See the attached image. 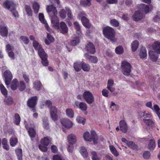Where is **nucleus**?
Returning a JSON list of instances; mask_svg holds the SVG:
<instances>
[{
  "instance_id": "obj_64",
  "label": "nucleus",
  "mask_w": 160,
  "mask_h": 160,
  "mask_svg": "<svg viewBox=\"0 0 160 160\" xmlns=\"http://www.w3.org/2000/svg\"><path fill=\"white\" fill-rule=\"evenodd\" d=\"M60 16L62 18H65L66 17V13L64 9H62L59 12Z\"/></svg>"
},
{
  "instance_id": "obj_47",
  "label": "nucleus",
  "mask_w": 160,
  "mask_h": 160,
  "mask_svg": "<svg viewBox=\"0 0 160 160\" xmlns=\"http://www.w3.org/2000/svg\"><path fill=\"white\" fill-rule=\"evenodd\" d=\"M18 143V139L16 138H11L10 139V143L12 147H14Z\"/></svg>"
},
{
  "instance_id": "obj_8",
  "label": "nucleus",
  "mask_w": 160,
  "mask_h": 160,
  "mask_svg": "<svg viewBox=\"0 0 160 160\" xmlns=\"http://www.w3.org/2000/svg\"><path fill=\"white\" fill-rule=\"evenodd\" d=\"M57 14H55L49 16L50 18L52 26L56 29L59 28V22Z\"/></svg>"
},
{
  "instance_id": "obj_1",
  "label": "nucleus",
  "mask_w": 160,
  "mask_h": 160,
  "mask_svg": "<svg viewBox=\"0 0 160 160\" xmlns=\"http://www.w3.org/2000/svg\"><path fill=\"white\" fill-rule=\"evenodd\" d=\"M103 32L105 37L112 42L115 41V32L113 29L109 27H107L103 29Z\"/></svg>"
},
{
  "instance_id": "obj_3",
  "label": "nucleus",
  "mask_w": 160,
  "mask_h": 160,
  "mask_svg": "<svg viewBox=\"0 0 160 160\" xmlns=\"http://www.w3.org/2000/svg\"><path fill=\"white\" fill-rule=\"evenodd\" d=\"M38 53L42 59V62L43 65L45 66H48V62L47 59L48 56L43 48L38 52Z\"/></svg>"
},
{
  "instance_id": "obj_23",
  "label": "nucleus",
  "mask_w": 160,
  "mask_h": 160,
  "mask_svg": "<svg viewBox=\"0 0 160 160\" xmlns=\"http://www.w3.org/2000/svg\"><path fill=\"white\" fill-rule=\"evenodd\" d=\"M148 54L149 57L152 61L155 62L157 60L158 57L157 54L154 52L151 51L149 52Z\"/></svg>"
},
{
  "instance_id": "obj_19",
  "label": "nucleus",
  "mask_w": 160,
  "mask_h": 160,
  "mask_svg": "<svg viewBox=\"0 0 160 160\" xmlns=\"http://www.w3.org/2000/svg\"><path fill=\"white\" fill-rule=\"evenodd\" d=\"M8 30L7 27L0 25V35L2 37H7L8 34Z\"/></svg>"
},
{
  "instance_id": "obj_11",
  "label": "nucleus",
  "mask_w": 160,
  "mask_h": 160,
  "mask_svg": "<svg viewBox=\"0 0 160 160\" xmlns=\"http://www.w3.org/2000/svg\"><path fill=\"white\" fill-rule=\"evenodd\" d=\"M47 12L49 14V16L57 14L58 12L56 7L53 5H50L47 6L46 8Z\"/></svg>"
},
{
  "instance_id": "obj_39",
  "label": "nucleus",
  "mask_w": 160,
  "mask_h": 160,
  "mask_svg": "<svg viewBox=\"0 0 160 160\" xmlns=\"http://www.w3.org/2000/svg\"><path fill=\"white\" fill-rule=\"evenodd\" d=\"M80 152L83 157H87L88 156V152L84 147H81L80 149Z\"/></svg>"
},
{
  "instance_id": "obj_57",
  "label": "nucleus",
  "mask_w": 160,
  "mask_h": 160,
  "mask_svg": "<svg viewBox=\"0 0 160 160\" xmlns=\"http://www.w3.org/2000/svg\"><path fill=\"white\" fill-rule=\"evenodd\" d=\"M0 88L1 92L3 95L4 96L7 95L8 93L7 91L2 84L0 85Z\"/></svg>"
},
{
  "instance_id": "obj_54",
  "label": "nucleus",
  "mask_w": 160,
  "mask_h": 160,
  "mask_svg": "<svg viewBox=\"0 0 160 160\" xmlns=\"http://www.w3.org/2000/svg\"><path fill=\"white\" fill-rule=\"evenodd\" d=\"M115 52L118 54H122L123 52V49L122 46H119L116 48Z\"/></svg>"
},
{
  "instance_id": "obj_33",
  "label": "nucleus",
  "mask_w": 160,
  "mask_h": 160,
  "mask_svg": "<svg viewBox=\"0 0 160 160\" xmlns=\"http://www.w3.org/2000/svg\"><path fill=\"white\" fill-rule=\"evenodd\" d=\"M81 62H77L74 63V68L75 70L77 72H79L81 70Z\"/></svg>"
},
{
  "instance_id": "obj_49",
  "label": "nucleus",
  "mask_w": 160,
  "mask_h": 160,
  "mask_svg": "<svg viewBox=\"0 0 160 160\" xmlns=\"http://www.w3.org/2000/svg\"><path fill=\"white\" fill-rule=\"evenodd\" d=\"M81 5L84 7L89 6L91 5L90 0H81L80 2Z\"/></svg>"
},
{
  "instance_id": "obj_37",
  "label": "nucleus",
  "mask_w": 160,
  "mask_h": 160,
  "mask_svg": "<svg viewBox=\"0 0 160 160\" xmlns=\"http://www.w3.org/2000/svg\"><path fill=\"white\" fill-rule=\"evenodd\" d=\"M66 112L67 116L70 118H72L74 115V112L72 109L68 108L66 110Z\"/></svg>"
},
{
  "instance_id": "obj_18",
  "label": "nucleus",
  "mask_w": 160,
  "mask_h": 160,
  "mask_svg": "<svg viewBox=\"0 0 160 160\" xmlns=\"http://www.w3.org/2000/svg\"><path fill=\"white\" fill-rule=\"evenodd\" d=\"M68 140L69 144H73L76 142V137L73 134H71L68 135L67 137Z\"/></svg>"
},
{
  "instance_id": "obj_38",
  "label": "nucleus",
  "mask_w": 160,
  "mask_h": 160,
  "mask_svg": "<svg viewBox=\"0 0 160 160\" xmlns=\"http://www.w3.org/2000/svg\"><path fill=\"white\" fill-rule=\"evenodd\" d=\"M141 116L144 118H150L152 117V115L148 111H145L141 113Z\"/></svg>"
},
{
  "instance_id": "obj_44",
  "label": "nucleus",
  "mask_w": 160,
  "mask_h": 160,
  "mask_svg": "<svg viewBox=\"0 0 160 160\" xmlns=\"http://www.w3.org/2000/svg\"><path fill=\"white\" fill-rule=\"evenodd\" d=\"M42 87V84L40 81H37L34 83V88L37 90H39Z\"/></svg>"
},
{
  "instance_id": "obj_36",
  "label": "nucleus",
  "mask_w": 160,
  "mask_h": 160,
  "mask_svg": "<svg viewBox=\"0 0 160 160\" xmlns=\"http://www.w3.org/2000/svg\"><path fill=\"white\" fill-rule=\"evenodd\" d=\"M139 45V42L135 40L133 41L131 43V48L133 51L135 52L137 49Z\"/></svg>"
},
{
  "instance_id": "obj_15",
  "label": "nucleus",
  "mask_w": 160,
  "mask_h": 160,
  "mask_svg": "<svg viewBox=\"0 0 160 160\" xmlns=\"http://www.w3.org/2000/svg\"><path fill=\"white\" fill-rule=\"evenodd\" d=\"M119 126L120 130L123 133H126L128 130V126L125 121L121 120L119 122Z\"/></svg>"
},
{
  "instance_id": "obj_48",
  "label": "nucleus",
  "mask_w": 160,
  "mask_h": 160,
  "mask_svg": "<svg viewBox=\"0 0 160 160\" xmlns=\"http://www.w3.org/2000/svg\"><path fill=\"white\" fill-rule=\"evenodd\" d=\"M127 146L134 150H137L138 147L137 145L132 141H129L128 142Z\"/></svg>"
},
{
  "instance_id": "obj_9",
  "label": "nucleus",
  "mask_w": 160,
  "mask_h": 160,
  "mask_svg": "<svg viewBox=\"0 0 160 160\" xmlns=\"http://www.w3.org/2000/svg\"><path fill=\"white\" fill-rule=\"evenodd\" d=\"M85 49L88 52V54L89 53L91 54H94L96 52L95 46L91 42H89L87 44L85 47Z\"/></svg>"
},
{
  "instance_id": "obj_55",
  "label": "nucleus",
  "mask_w": 160,
  "mask_h": 160,
  "mask_svg": "<svg viewBox=\"0 0 160 160\" xmlns=\"http://www.w3.org/2000/svg\"><path fill=\"white\" fill-rule=\"evenodd\" d=\"M43 127L44 128L48 129L49 128V124L47 118H44L43 119Z\"/></svg>"
},
{
  "instance_id": "obj_61",
  "label": "nucleus",
  "mask_w": 160,
  "mask_h": 160,
  "mask_svg": "<svg viewBox=\"0 0 160 160\" xmlns=\"http://www.w3.org/2000/svg\"><path fill=\"white\" fill-rule=\"evenodd\" d=\"M76 120L77 122L80 123H82L84 125L85 123V119L84 118L80 116L77 117L76 118Z\"/></svg>"
},
{
  "instance_id": "obj_50",
  "label": "nucleus",
  "mask_w": 160,
  "mask_h": 160,
  "mask_svg": "<svg viewBox=\"0 0 160 160\" xmlns=\"http://www.w3.org/2000/svg\"><path fill=\"white\" fill-rule=\"evenodd\" d=\"M153 109L152 110L155 112L158 117L160 118V109L158 106L156 104H154Z\"/></svg>"
},
{
  "instance_id": "obj_28",
  "label": "nucleus",
  "mask_w": 160,
  "mask_h": 160,
  "mask_svg": "<svg viewBox=\"0 0 160 160\" xmlns=\"http://www.w3.org/2000/svg\"><path fill=\"white\" fill-rule=\"evenodd\" d=\"M143 121L149 127L152 128L154 126V123L152 119L144 118Z\"/></svg>"
},
{
  "instance_id": "obj_56",
  "label": "nucleus",
  "mask_w": 160,
  "mask_h": 160,
  "mask_svg": "<svg viewBox=\"0 0 160 160\" xmlns=\"http://www.w3.org/2000/svg\"><path fill=\"white\" fill-rule=\"evenodd\" d=\"M18 88L20 91H22L25 89L26 86L23 81H20V84H18Z\"/></svg>"
},
{
  "instance_id": "obj_20",
  "label": "nucleus",
  "mask_w": 160,
  "mask_h": 160,
  "mask_svg": "<svg viewBox=\"0 0 160 160\" xmlns=\"http://www.w3.org/2000/svg\"><path fill=\"white\" fill-rule=\"evenodd\" d=\"M153 48L154 51L158 54H160V42H155L153 44Z\"/></svg>"
},
{
  "instance_id": "obj_35",
  "label": "nucleus",
  "mask_w": 160,
  "mask_h": 160,
  "mask_svg": "<svg viewBox=\"0 0 160 160\" xmlns=\"http://www.w3.org/2000/svg\"><path fill=\"white\" fill-rule=\"evenodd\" d=\"M15 152L18 160H22V150L21 149L18 148L16 149Z\"/></svg>"
},
{
  "instance_id": "obj_13",
  "label": "nucleus",
  "mask_w": 160,
  "mask_h": 160,
  "mask_svg": "<svg viewBox=\"0 0 160 160\" xmlns=\"http://www.w3.org/2000/svg\"><path fill=\"white\" fill-rule=\"evenodd\" d=\"M144 17V14L141 13L139 10H138L135 12L132 16V18L134 21H138L142 19Z\"/></svg>"
},
{
  "instance_id": "obj_59",
  "label": "nucleus",
  "mask_w": 160,
  "mask_h": 160,
  "mask_svg": "<svg viewBox=\"0 0 160 160\" xmlns=\"http://www.w3.org/2000/svg\"><path fill=\"white\" fill-rule=\"evenodd\" d=\"M110 23L113 26L117 27L119 26V23L115 19H112L111 20Z\"/></svg>"
},
{
  "instance_id": "obj_42",
  "label": "nucleus",
  "mask_w": 160,
  "mask_h": 160,
  "mask_svg": "<svg viewBox=\"0 0 160 160\" xmlns=\"http://www.w3.org/2000/svg\"><path fill=\"white\" fill-rule=\"evenodd\" d=\"M83 137L84 139L86 141L91 142L92 141L91 137L88 132H85L83 134Z\"/></svg>"
},
{
  "instance_id": "obj_52",
  "label": "nucleus",
  "mask_w": 160,
  "mask_h": 160,
  "mask_svg": "<svg viewBox=\"0 0 160 160\" xmlns=\"http://www.w3.org/2000/svg\"><path fill=\"white\" fill-rule=\"evenodd\" d=\"M110 149L112 153L115 156H118V154L115 148L113 146L110 145L109 146Z\"/></svg>"
},
{
  "instance_id": "obj_22",
  "label": "nucleus",
  "mask_w": 160,
  "mask_h": 160,
  "mask_svg": "<svg viewBox=\"0 0 160 160\" xmlns=\"http://www.w3.org/2000/svg\"><path fill=\"white\" fill-rule=\"evenodd\" d=\"M81 20L84 26L87 28H90L91 26L89 20L86 17H83Z\"/></svg>"
},
{
  "instance_id": "obj_29",
  "label": "nucleus",
  "mask_w": 160,
  "mask_h": 160,
  "mask_svg": "<svg viewBox=\"0 0 160 160\" xmlns=\"http://www.w3.org/2000/svg\"><path fill=\"white\" fill-rule=\"evenodd\" d=\"M33 46L36 50L39 52L42 48V45L39 44L37 41H34L32 43Z\"/></svg>"
},
{
  "instance_id": "obj_6",
  "label": "nucleus",
  "mask_w": 160,
  "mask_h": 160,
  "mask_svg": "<svg viewBox=\"0 0 160 160\" xmlns=\"http://www.w3.org/2000/svg\"><path fill=\"white\" fill-rule=\"evenodd\" d=\"M50 117L54 121H57L58 119L57 114L58 110L54 106H51L49 108Z\"/></svg>"
},
{
  "instance_id": "obj_53",
  "label": "nucleus",
  "mask_w": 160,
  "mask_h": 160,
  "mask_svg": "<svg viewBox=\"0 0 160 160\" xmlns=\"http://www.w3.org/2000/svg\"><path fill=\"white\" fill-rule=\"evenodd\" d=\"M14 118L15 119L14 121L15 123L17 125H18L20 123L21 120V118L20 116L18 114H15L14 116Z\"/></svg>"
},
{
  "instance_id": "obj_10",
  "label": "nucleus",
  "mask_w": 160,
  "mask_h": 160,
  "mask_svg": "<svg viewBox=\"0 0 160 160\" xmlns=\"http://www.w3.org/2000/svg\"><path fill=\"white\" fill-rule=\"evenodd\" d=\"M3 6L7 9H10V11L11 10L15 9L16 4L12 0L7 1L3 3Z\"/></svg>"
},
{
  "instance_id": "obj_58",
  "label": "nucleus",
  "mask_w": 160,
  "mask_h": 160,
  "mask_svg": "<svg viewBox=\"0 0 160 160\" xmlns=\"http://www.w3.org/2000/svg\"><path fill=\"white\" fill-rule=\"evenodd\" d=\"M38 17L39 20L42 23L44 24L46 23L47 22L45 20L43 14L42 13H39Z\"/></svg>"
},
{
  "instance_id": "obj_32",
  "label": "nucleus",
  "mask_w": 160,
  "mask_h": 160,
  "mask_svg": "<svg viewBox=\"0 0 160 160\" xmlns=\"http://www.w3.org/2000/svg\"><path fill=\"white\" fill-rule=\"evenodd\" d=\"M155 142L154 139L149 140V143L148 144V148L151 150H153L155 147Z\"/></svg>"
},
{
  "instance_id": "obj_31",
  "label": "nucleus",
  "mask_w": 160,
  "mask_h": 160,
  "mask_svg": "<svg viewBox=\"0 0 160 160\" xmlns=\"http://www.w3.org/2000/svg\"><path fill=\"white\" fill-rule=\"evenodd\" d=\"M50 142V138L46 137L41 139V143L43 145L48 146Z\"/></svg>"
},
{
  "instance_id": "obj_62",
  "label": "nucleus",
  "mask_w": 160,
  "mask_h": 160,
  "mask_svg": "<svg viewBox=\"0 0 160 160\" xmlns=\"http://www.w3.org/2000/svg\"><path fill=\"white\" fill-rule=\"evenodd\" d=\"M14 47L10 45L9 44H8L6 46V50L7 52H8L13 51Z\"/></svg>"
},
{
  "instance_id": "obj_51",
  "label": "nucleus",
  "mask_w": 160,
  "mask_h": 160,
  "mask_svg": "<svg viewBox=\"0 0 160 160\" xmlns=\"http://www.w3.org/2000/svg\"><path fill=\"white\" fill-rule=\"evenodd\" d=\"M79 108L82 111H86L87 108V104L84 102H80Z\"/></svg>"
},
{
  "instance_id": "obj_45",
  "label": "nucleus",
  "mask_w": 160,
  "mask_h": 160,
  "mask_svg": "<svg viewBox=\"0 0 160 160\" xmlns=\"http://www.w3.org/2000/svg\"><path fill=\"white\" fill-rule=\"evenodd\" d=\"M25 8L27 15L28 16H31L32 15V11L31 7L28 5H26Z\"/></svg>"
},
{
  "instance_id": "obj_43",
  "label": "nucleus",
  "mask_w": 160,
  "mask_h": 160,
  "mask_svg": "<svg viewBox=\"0 0 160 160\" xmlns=\"http://www.w3.org/2000/svg\"><path fill=\"white\" fill-rule=\"evenodd\" d=\"M91 155L92 160H100V157L95 152H91Z\"/></svg>"
},
{
  "instance_id": "obj_46",
  "label": "nucleus",
  "mask_w": 160,
  "mask_h": 160,
  "mask_svg": "<svg viewBox=\"0 0 160 160\" xmlns=\"http://www.w3.org/2000/svg\"><path fill=\"white\" fill-rule=\"evenodd\" d=\"M32 7L35 13H37L38 12L40 8L39 4L37 2H35L33 4Z\"/></svg>"
},
{
  "instance_id": "obj_26",
  "label": "nucleus",
  "mask_w": 160,
  "mask_h": 160,
  "mask_svg": "<svg viewBox=\"0 0 160 160\" xmlns=\"http://www.w3.org/2000/svg\"><path fill=\"white\" fill-rule=\"evenodd\" d=\"M18 82L17 79H14L11 82V87L13 90H15L18 87Z\"/></svg>"
},
{
  "instance_id": "obj_41",
  "label": "nucleus",
  "mask_w": 160,
  "mask_h": 160,
  "mask_svg": "<svg viewBox=\"0 0 160 160\" xmlns=\"http://www.w3.org/2000/svg\"><path fill=\"white\" fill-rule=\"evenodd\" d=\"M4 102L5 103L8 105H10L12 104L13 103V99L10 97H8L5 98Z\"/></svg>"
},
{
  "instance_id": "obj_63",
  "label": "nucleus",
  "mask_w": 160,
  "mask_h": 160,
  "mask_svg": "<svg viewBox=\"0 0 160 160\" xmlns=\"http://www.w3.org/2000/svg\"><path fill=\"white\" fill-rule=\"evenodd\" d=\"M151 156V154L148 151H145L143 153V157L145 159H148Z\"/></svg>"
},
{
  "instance_id": "obj_7",
  "label": "nucleus",
  "mask_w": 160,
  "mask_h": 160,
  "mask_svg": "<svg viewBox=\"0 0 160 160\" xmlns=\"http://www.w3.org/2000/svg\"><path fill=\"white\" fill-rule=\"evenodd\" d=\"M3 76L6 85L8 86L12 78V75L11 72L9 70H6L3 73Z\"/></svg>"
},
{
  "instance_id": "obj_21",
  "label": "nucleus",
  "mask_w": 160,
  "mask_h": 160,
  "mask_svg": "<svg viewBox=\"0 0 160 160\" xmlns=\"http://www.w3.org/2000/svg\"><path fill=\"white\" fill-rule=\"evenodd\" d=\"M61 32L63 34H65L68 32V28L66 23L62 22L60 24Z\"/></svg>"
},
{
  "instance_id": "obj_12",
  "label": "nucleus",
  "mask_w": 160,
  "mask_h": 160,
  "mask_svg": "<svg viewBox=\"0 0 160 160\" xmlns=\"http://www.w3.org/2000/svg\"><path fill=\"white\" fill-rule=\"evenodd\" d=\"M62 125L66 128H70L72 127L73 123L68 118H63L61 120Z\"/></svg>"
},
{
  "instance_id": "obj_2",
  "label": "nucleus",
  "mask_w": 160,
  "mask_h": 160,
  "mask_svg": "<svg viewBox=\"0 0 160 160\" xmlns=\"http://www.w3.org/2000/svg\"><path fill=\"white\" fill-rule=\"evenodd\" d=\"M122 73L126 76H129L131 72V66L130 64L126 61H123L122 62Z\"/></svg>"
},
{
  "instance_id": "obj_60",
  "label": "nucleus",
  "mask_w": 160,
  "mask_h": 160,
  "mask_svg": "<svg viewBox=\"0 0 160 160\" xmlns=\"http://www.w3.org/2000/svg\"><path fill=\"white\" fill-rule=\"evenodd\" d=\"M20 38L24 43L27 44L29 43V40L27 37L25 36H22L20 37Z\"/></svg>"
},
{
  "instance_id": "obj_5",
  "label": "nucleus",
  "mask_w": 160,
  "mask_h": 160,
  "mask_svg": "<svg viewBox=\"0 0 160 160\" xmlns=\"http://www.w3.org/2000/svg\"><path fill=\"white\" fill-rule=\"evenodd\" d=\"M83 97L86 101L88 104H91L94 102V98L92 93L90 91H86L83 94Z\"/></svg>"
},
{
  "instance_id": "obj_4",
  "label": "nucleus",
  "mask_w": 160,
  "mask_h": 160,
  "mask_svg": "<svg viewBox=\"0 0 160 160\" xmlns=\"http://www.w3.org/2000/svg\"><path fill=\"white\" fill-rule=\"evenodd\" d=\"M139 10L142 13L145 15L151 11L152 9V5H149L144 3H141L138 5Z\"/></svg>"
},
{
  "instance_id": "obj_34",
  "label": "nucleus",
  "mask_w": 160,
  "mask_h": 160,
  "mask_svg": "<svg viewBox=\"0 0 160 160\" xmlns=\"http://www.w3.org/2000/svg\"><path fill=\"white\" fill-rule=\"evenodd\" d=\"M47 39L45 40V42L47 45H49L50 42H53L54 41L53 38L48 33L47 35Z\"/></svg>"
},
{
  "instance_id": "obj_30",
  "label": "nucleus",
  "mask_w": 160,
  "mask_h": 160,
  "mask_svg": "<svg viewBox=\"0 0 160 160\" xmlns=\"http://www.w3.org/2000/svg\"><path fill=\"white\" fill-rule=\"evenodd\" d=\"M91 138L92 139V140L93 141L94 143L95 144H97L98 143L97 141L98 140V138L96 134V132L94 131H92L91 132Z\"/></svg>"
},
{
  "instance_id": "obj_40",
  "label": "nucleus",
  "mask_w": 160,
  "mask_h": 160,
  "mask_svg": "<svg viewBox=\"0 0 160 160\" xmlns=\"http://www.w3.org/2000/svg\"><path fill=\"white\" fill-rule=\"evenodd\" d=\"M79 36L75 37L71 42V45L74 46L78 44L80 42Z\"/></svg>"
},
{
  "instance_id": "obj_25",
  "label": "nucleus",
  "mask_w": 160,
  "mask_h": 160,
  "mask_svg": "<svg viewBox=\"0 0 160 160\" xmlns=\"http://www.w3.org/2000/svg\"><path fill=\"white\" fill-rule=\"evenodd\" d=\"M139 55L140 58H144L146 57L147 54L146 50L145 47H142L141 48L139 53Z\"/></svg>"
},
{
  "instance_id": "obj_24",
  "label": "nucleus",
  "mask_w": 160,
  "mask_h": 160,
  "mask_svg": "<svg viewBox=\"0 0 160 160\" xmlns=\"http://www.w3.org/2000/svg\"><path fill=\"white\" fill-rule=\"evenodd\" d=\"M74 28L76 30L77 33L80 36L82 35L81 28L79 23L77 22H75L74 23Z\"/></svg>"
},
{
  "instance_id": "obj_16",
  "label": "nucleus",
  "mask_w": 160,
  "mask_h": 160,
  "mask_svg": "<svg viewBox=\"0 0 160 160\" xmlns=\"http://www.w3.org/2000/svg\"><path fill=\"white\" fill-rule=\"evenodd\" d=\"M25 127L27 129H28V132L29 136L31 138H34L36 134V131L33 128H30L29 127V125L26 124V122H25Z\"/></svg>"
},
{
  "instance_id": "obj_27",
  "label": "nucleus",
  "mask_w": 160,
  "mask_h": 160,
  "mask_svg": "<svg viewBox=\"0 0 160 160\" xmlns=\"http://www.w3.org/2000/svg\"><path fill=\"white\" fill-rule=\"evenodd\" d=\"M81 68L85 72H88L90 69V65L85 62H81Z\"/></svg>"
},
{
  "instance_id": "obj_14",
  "label": "nucleus",
  "mask_w": 160,
  "mask_h": 160,
  "mask_svg": "<svg viewBox=\"0 0 160 160\" xmlns=\"http://www.w3.org/2000/svg\"><path fill=\"white\" fill-rule=\"evenodd\" d=\"M37 99L36 96L32 97L28 101L27 104L28 106L31 108H33L36 105Z\"/></svg>"
},
{
  "instance_id": "obj_17",
  "label": "nucleus",
  "mask_w": 160,
  "mask_h": 160,
  "mask_svg": "<svg viewBox=\"0 0 160 160\" xmlns=\"http://www.w3.org/2000/svg\"><path fill=\"white\" fill-rule=\"evenodd\" d=\"M85 58L90 61L92 63H96L98 61V59L95 56L89 55L88 53H86L84 54Z\"/></svg>"
}]
</instances>
